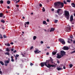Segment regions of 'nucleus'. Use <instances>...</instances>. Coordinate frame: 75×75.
<instances>
[{
  "label": "nucleus",
  "mask_w": 75,
  "mask_h": 75,
  "mask_svg": "<svg viewBox=\"0 0 75 75\" xmlns=\"http://www.w3.org/2000/svg\"><path fill=\"white\" fill-rule=\"evenodd\" d=\"M49 60H47L45 62H41L40 63L41 67H44L45 65V66H46L47 65V64H49Z\"/></svg>",
  "instance_id": "nucleus-1"
},
{
  "label": "nucleus",
  "mask_w": 75,
  "mask_h": 75,
  "mask_svg": "<svg viewBox=\"0 0 75 75\" xmlns=\"http://www.w3.org/2000/svg\"><path fill=\"white\" fill-rule=\"evenodd\" d=\"M64 16L66 18H67V19H69V12L67 11H65Z\"/></svg>",
  "instance_id": "nucleus-2"
},
{
  "label": "nucleus",
  "mask_w": 75,
  "mask_h": 75,
  "mask_svg": "<svg viewBox=\"0 0 75 75\" xmlns=\"http://www.w3.org/2000/svg\"><path fill=\"white\" fill-rule=\"evenodd\" d=\"M59 40L60 41V42L62 43L63 45H65V42L63 39L60 38L59 39Z\"/></svg>",
  "instance_id": "nucleus-3"
},
{
  "label": "nucleus",
  "mask_w": 75,
  "mask_h": 75,
  "mask_svg": "<svg viewBox=\"0 0 75 75\" xmlns=\"http://www.w3.org/2000/svg\"><path fill=\"white\" fill-rule=\"evenodd\" d=\"M65 31L66 32L71 31V28L70 27H67L65 29Z\"/></svg>",
  "instance_id": "nucleus-4"
},
{
  "label": "nucleus",
  "mask_w": 75,
  "mask_h": 75,
  "mask_svg": "<svg viewBox=\"0 0 75 75\" xmlns=\"http://www.w3.org/2000/svg\"><path fill=\"white\" fill-rule=\"evenodd\" d=\"M45 66H46V67H47V68H50V67H55V65H51L49 64H48V65H47Z\"/></svg>",
  "instance_id": "nucleus-5"
},
{
  "label": "nucleus",
  "mask_w": 75,
  "mask_h": 75,
  "mask_svg": "<svg viewBox=\"0 0 75 75\" xmlns=\"http://www.w3.org/2000/svg\"><path fill=\"white\" fill-rule=\"evenodd\" d=\"M65 55V52L63 50L61 51V55L62 57H63L64 55Z\"/></svg>",
  "instance_id": "nucleus-6"
},
{
  "label": "nucleus",
  "mask_w": 75,
  "mask_h": 75,
  "mask_svg": "<svg viewBox=\"0 0 75 75\" xmlns=\"http://www.w3.org/2000/svg\"><path fill=\"white\" fill-rule=\"evenodd\" d=\"M62 49L64 50H69V47L67 46H64Z\"/></svg>",
  "instance_id": "nucleus-7"
},
{
  "label": "nucleus",
  "mask_w": 75,
  "mask_h": 75,
  "mask_svg": "<svg viewBox=\"0 0 75 75\" xmlns=\"http://www.w3.org/2000/svg\"><path fill=\"white\" fill-rule=\"evenodd\" d=\"M36 50L34 51V52L35 53H37L38 54H39V53H41V51H39L36 48L35 49Z\"/></svg>",
  "instance_id": "nucleus-8"
},
{
  "label": "nucleus",
  "mask_w": 75,
  "mask_h": 75,
  "mask_svg": "<svg viewBox=\"0 0 75 75\" xmlns=\"http://www.w3.org/2000/svg\"><path fill=\"white\" fill-rule=\"evenodd\" d=\"M60 4V1L56 2L54 3V5L55 6H58V4Z\"/></svg>",
  "instance_id": "nucleus-9"
},
{
  "label": "nucleus",
  "mask_w": 75,
  "mask_h": 75,
  "mask_svg": "<svg viewBox=\"0 0 75 75\" xmlns=\"http://www.w3.org/2000/svg\"><path fill=\"white\" fill-rule=\"evenodd\" d=\"M69 20L71 22L72 24H74V21H75V19L74 20V19H70Z\"/></svg>",
  "instance_id": "nucleus-10"
},
{
  "label": "nucleus",
  "mask_w": 75,
  "mask_h": 75,
  "mask_svg": "<svg viewBox=\"0 0 75 75\" xmlns=\"http://www.w3.org/2000/svg\"><path fill=\"white\" fill-rule=\"evenodd\" d=\"M57 58L60 59V58H61V57H62V56H61V55H59V54H57Z\"/></svg>",
  "instance_id": "nucleus-11"
},
{
  "label": "nucleus",
  "mask_w": 75,
  "mask_h": 75,
  "mask_svg": "<svg viewBox=\"0 0 75 75\" xmlns=\"http://www.w3.org/2000/svg\"><path fill=\"white\" fill-rule=\"evenodd\" d=\"M61 10H62V9H59L57 10V13H58L59 15V11H61Z\"/></svg>",
  "instance_id": "nucleus-12"
},
{
  "label": "nucleus",
  "mask_w": 75,
  "mask_h": 75,
  "mask_svg": "<svg viewBox=\"0 0 75 75\" xmlns=\"http://www.w3.org/2000/svg\"><path fill=\"white\" fill-rule=\"evenodd\" d=\"M59 5H61L62 7H63L64 6V3L62 2H60V4H59Z\"/></svg>",
  "instance_id": "nucleus-13"
},
{
  "label": "nucleus",
  "mask_w": 75,
  "mask_h": 75,
  "mask_svg": "<svg viewBox=\"0 0 75 75\" xmlns=\"http://www.w3.org/2000/svg\"><path fill=\"white\" fill-rule=\"evenodd\" d=\"M55 29L54 28H51L50 30V32H52V31H54Z\"/></svg>",
  "instance_id": "nucleus-14"
},
{
  "label": "nucleus",
  "mask_w": 75,
  "mask_h": 75,
  "mask_svg": "<svg viewBox=\"0 0 75 75\" xmlns=\"http://www.w3.org/2000/svg\"><path fill=\"white\" fill-rule=\"evenodd\" d=\"M57 69L58 71H60V70H61V69H62V68H59L58 67H57Z\"/></svg>",
  "instance_id": "nucleus-15"
},
{
  "label": "nucleus",
  "mask_w": 75,
  "mask_h": 75,
  "mask_svg": "<svg viewBox=\"0 0 75 75\" xmlns=\"http://www.w3.org/2000/svg\"><path fill=\"white\" fill-rule=\"evenodd\" d=\"M71 5L73 7H75V4L74 3H72L71 4Z\"/></svg>",
  "instance_id": "nucleus-16"
},
{
  "label": "nucleus",
  "mask_w": 75,
  "mask_h": 75,
  "mask_svg": "<svg viewBox=\"0 0 75 75\" xmlns=\"http://www.w3.org/2000/svg\"><path fill=\"white\" fill-rule=\"evenodd\" d=\"M43 24H45V25H47V23H46V21H43Z\"/></svg>",
  "instance_id": "nucleus-17"
},
{
  "label": "nucleus",
  "mask_w": 75,
  "mask_h": 75,
  "mask_svg": "<svg viewBox=\"0 0 75 75\" xmlns=\"http://www.w3.org/2000/svg\"><path fill=\"white\" fill-rule=\"evenodd\" d=\"M3 13H0V17H3Z\"/></svg>",
  "instance_id": "nucleus-18"
},
{
  "label": "nucleus",
  "mask_w": 75,
  "mask_h": 75,
  "mask_svg": "<svg viewBox=\"0 0 75 75\" xmlns=\"http://www.w3.org/2000/svg\"><path fill=\"white\" fill-rule=\"evenodd\" d=\"M9 54V53L8 52H7L5 53V55H9V56L10 55V54Z\"/></svg>",
  "instance_id": "nucleus-19"
},
{
  "label": "nucleus",
  "mask_w": 75,
  "mask_h": 75,
  "mask_svg": "<svg viewBox=\"0 0 75 75\" xmlns=\"http://www.w3.org/2000/svg\"><path fill=\"white\" fill-rule=\"evenodd\" d=\"M1 23H5V21H4V20H2L1 21Z\"/></svg>",
  "instance_id": "nucleus-20"
},
{
  "label": "nucleus",
  "mask_w": 75,
  "mask_h": 75,
  "mask_svg": "<svg viewBox=\"0 0 75 75\" xmlns=\"http://www.w3.org/2000/svg\"><path fill=\"white\" fill-rule=\"evenodd\" d=\"M57 54V52H52V55H55V54Z\"/></svg>",
  "instance_id": "nucleus-21"
},
{
  "label": "nucleus",
  "mask_w": 75,
  "mask_h": 75,
  "mask_svg": "<svg viewBox=\"0 0 75 75\" xmlns=\"http://www.w3.org/2000/svg\"><path fill=\"white\" fill-rule=\"evenodd\" d=\"M7 3L8 4H10V1H7Z\"/></svg>",
  "instance_id": "nucleus-22"
},
{
  "label": "nucleus",
  "mask_w": 75,
  "mask_h": 75,
  "mask_svg": "<svg viewBox=\"0 0 75 75\" xmlns=\"http://www.w3.org/2000/svg\"><path fill=\"white\" fill-rule=\"evenodd\" d=\"M36 38H37V37H36V36H34L33 37V39L34 40H35V39H36Z\"/></svg>",
  "instance_id": "nucleus-23"
},
{
  "label": "nucleus",
  "mask_w": 75,
  "mask_h": 75,
  "mask_svg": "<svg viewBox=\"0 0 75 75\" xmlns=\"http://www.w3.org/2000/svg\"><path fill=\"white\" fill-rule=\"evenodd\" d=\"M0 4H3V1L2 0H1L0 1Z\"/></svg>",
  "instance_id": "nucleus-24"
},
{
  "label": "nucleus",
  "mask_w": 75,
  "mask_h": 75,
  "mask_svg": "<svg viewBox=\"0 0 75 75\" xmlns=\"http://www.w3.org/2000/svg\"><path fill=\"white\" fill-rule=\"evenodd\" d=\"M6 51L8 52H10V50H9V49L8 48H6Z\"/></svg>",
  "instance_id": "nucleus-25"
},
{
  "label": "nucleus",
  "mask_w": 75,
  "mask_h": 75,
  "mask_svg": "<svg viewBox=\"0 0 75 75\" xmlns=\"http://www.w3.org/2000/svg\"><path fill=\"white\" fill-rule=\"evenodd\" d=\"M58 20H55L54 21V23H57L58 22Z\"/></svg>",
  "instance_id": "nucleus-26"
},
{
  "label": "nucleus",
  "mask_w": 75,
  "mask_h": 75,
  "mask_svg": "<svg viewBox=\"0 0 75 75\" xmlns=\"http://www.w3.org/2000/svg\"><path fill=\"white\" fill-rule=\"evenodd\" d=\"M42 10L44 12L45 11V8H44V7H43Z\"/></svg>",
  "instance_id": "nucleus-27"
},
{
  "label": "nucleus",
  "mask_w": 75,
  "mask_h": 75,
  "mask_svg": "<svg viewBox=\"0 0 75 75\" xmlns=\"http://www.w3.org/2000/svg\"><path fill=\"white\" fill-rule=\"evenodd\" d=\"M25 24H26L27 25H28L30 24V22H25Z\"/></svg>",
  "instance_id": "nucleus-28"
},
{
  "label": "nucleus",
  "mask_w": 75,
  "mask_h": 75,
  "mask_svg": "<svg viewBox=\"0 0 75 75\" xmlns=\"http://www.w3.org/2000/svg\"><path fill=\"white\" fill-rule=\"evenodd\" d=\"M4 37L5 38H7V36L4 35Z\"/></svg>",
  "instance_id": "nucleus-29"
},
{
  "label": "nucleus",
  "mask_w": 75,
  "mask_h": 75,
  "mask_svg": "<svg viewBox=\"0 0 75 75\" xmlns=\"http://www.w3.org/2000/svg\"><path fill=\"white\" fill-rule=\"evenodd\" d=\"M72 66H73V65L72 64H70L69 65V67L70 68H71V67H72Z\"/></svg>",
  "instance_id": "nucleus-30"
},
{
  "label": "nucleus",
  "mask_w": 75,
  "mask_h": 75,
  "mask_svg": "<svg viewBox=\"0 0 75 75\" xmlns=\"http://www.w3.org/2000/svg\"><path fill=\"white\" fill-rule=\"evenodd\" d=\"M6 62V63H7V64H8V63H9V61L8 60H7ZM6 62H5V63H6Z\"/></svg>",
  "instance_id": "nucleus-31"
},
{
  "label": "nucleus",
  "mask_w": 75,
  "mask_h": 75,
  "mask_svg": "<svg viewBox=\"0 0 75 75\" xmlns=\"http://www.w3.org/2000/svg\"><path fill=\"white\" fill-rule=\"evenodd\" d=\"M70 19H73V16L71 15L70 16Z\"/></svg>",
  "instance_id": "nucleus-32"
},
{
  "label": "nucleus",
  "mask_w": 75,
  "mask_h": 75,
  "mask_svg": "<svg viewBox=\"0 0 75 75\" xmlns=\"http://www.w3.org/2000/svg\"><path fill=\"white\" fill-rule=\"evenodd\" d=\"M71 1V0H67V2H68V3H70Z\"/></svg>",
  "instance_id": "nucleus-33"
},
{
  "label": "nucleus",
  "mask_w": 75,
  "mask_h": 75,
  "mask_svg": "<svg viewBox=\"0 0 75 75\" xmlns=\"http://www.w3.org/2000/svg\"><path fill=\"white\" fill-rule=\"evenodd\" d=\"M63 2H64V3L65 4H67V2L65 1H64Z\"/></svg>",
  "instance_id": "nucleus-34"
},
{
  "label": "nucleus",
  "mask_w": 75,
  "mask_h": 75,
  "mask_svg": "<svg viewBox=\"0 0 75 75\" xmlns=\"http://www.w3.org/2000/svg\"><path fill=\"white\" fill-rule=\"evenodd\" d=\"M7 46H8V47H10V44L8 43L7 44Z\"/></svg>",
  "instance_id": "nucleus-35"
},
{
  "label": "nucleus",
  "mask_w": 75,
  "mask_h": 75,
  "mask_svg": "<svg viewBox=\"0 0 75 75\" xmlns=\"http://www.w3.org/2000/svg\"><path fill=\"white\" fill-rule=\"evenodd\" d=\"M50 58L51 61H53V59H52L51 57H50Z\"/></svg>",
  "instance_id": "nucleus-36"
},
{
  "label": "nucleus",
  "mask_w": 75,
  "mask_h": 75,
  "mask_svg": "<svg viewBox=\"0 0 75 75\" xmlns=\"http://www.w3.org/2000/svg\"><path fill=\"white\" fill-rule=\"evenodd\" d=\"M14 59H11V61H12V62H14Z\"/></svg>",
  "instance_id": "nucleus-37"
},
{
  "label": "nucleus",
  "mask_w": 75,
  "mask_h": 75,
  "mask_svg": "<svg viewBox=\"0 0 75 75\" xmlns=\"http://www.w3.org/2000/svg\"><path fill=\"white\" fill-rule=\"evenodd\" d=\"M75 53V50L72 52H71V54H73V53Z\"/></svg>",
  "instance_id": "nucleus-38"
},
{
  "label": "nucleus",
  "mask_w": 75,
  "mask_h": 75,
  "mask_svg": "<svg viewBox=\"0 0 75 75\" xmlns=\"http://www.w3.org/2000/svg\"><path fill=\"white\" fill-rule=\"evenodd\" d=\"M34 65V64L32 63H30V65L31 66H32V65Z\"/></svg>",
  "instance_id": "nucleus-39"
},
{
  "label": "nucleus",
  "mask_w": 75,
  "mask_h": 75,
  "mask_svg": "<svg viewBox=\"0 0 75 75\" xmlns=\"http://www.w3.org/2000/svg\"><path fill=\"white\" fill-rule=\"evenodd\" d=\"M10 44H11V45H13V42H10Z\"/></svg>",
  "instance_id": "nucleus-40"
},
{
  "label": "nucleus",
  "mask_w": 75,
  "mask_h": 75,
  "mask_svg": "<svg viewBox=\"0 0 75 75\" xmlns=\"http://www.w3.org/2000/svg\"><path fill=\"white\" fill-rule=\"evenodd\" d=\"M33 48V47L32 46L30 48V50H32Z\"/></svg>",
  "instance_id": "nucleus-41"
},
{
  "label": "nucleus",
  "mask_w": 75,
  "mask_h": 75,
  "mask_svg": "<svg viewBox=\"0 0 75 75\" xmlns=\"http://www.w3.org/2000/svg\"><path fill=\"white\" fill-rule=\"evenodd\" d=\"M19 57V55L18 54H16V57Z\"/></svg>",
  "instance_id": "nucleus-42"
},
{
  "label": "nucleus",
  "mask_w": 75,
  "mask_h": 75,
  "mask_svg": "<svg viewBox=\"0 0 75 75\" xmlns=\"http://www.w3.org/2000/svg\"><path fill=\"white\" fill-rule=\"evenodd\" d=\"M70 37L71 38H73V36H72V35H71V36H70Z\"/></svg>",
  "instance_id": "nucleus-43"
},
{
  "label": "nucleus",
  "mask_w": 75,
  "mask_h": 75,
  "mask_svg": "<svg viewBox=\"0 0 75 75\" xmlns=\"http://www.w3.org/2000/svg\"><path fill=\"white\" fill-rule=\"evenodd\" d=\"M40 7H42V4H40L39 5Z\"/></svg>",
  "instance_id": "nucleus-44"
},
{
  "label": "nucleus",
  "mask_w": 75,
  "mask_h": 75,
  "mask_svg": "<svg viewBox=\"0 0 75 75\" xmlns=\"http://www.w3.org/2000/svg\"><path fill=\"white\" fill-rule=\"evenodd\" d=\"M20 1V0H18V1H16V3H18Z\"/></svg>",
  "instance_id": "nucleus-45"
},
{
  "label": "nucleus",
  "mask_w": 75,
  "mask_h": 75,
  "mask_svg": "<svg viewBox=\"0 0 75 75\" xmlns=\"http://www.w3.org/2000/svg\"><path fill=\"white\" fill-rule=\"evenodd\" d=\"M2 17H3V18H4L6 17H5V16H4L3 15V16H2Z\"/></svg>",
  "instance_id": "nucleus-46"
},
{
  "label": "nucleus",
  "mask_w": 75,
  "mask_h": 75,
  "mask_svg": "<svg viewBox=\"0 0 75 75\" xmlns=\"http://www.w3.org/2000/svg\"><path fill=\"white\" fill-rule=\"evenodd\" d=\"M49 53L47 52V53L46 55H49Z\"/></svg>",
  "instance_id": "nucleus-47"
},
{
  "label": "nucleus",
  "mask_w": 75,
  "mask_h": 75,
  "mask_svg": "<svg viewBox=\"0 0 75 75\" xmlns=\"http://www.w3.org/2000/svg\"><path fill=\"white\" fill-rule=\"evenodd\" d=\"M16 6L17 7H19V5H16Z\"/></svg>",
  "instance_id": "nucleus-48"
},
{
  "label": "nucleus",
  "mask_w": 75,
  "mask_h": 75,
  "mask_svg": "<svg viewBox=\"0 0 75 75\" xmlns=\"http://www.w3.org/2000/svg\"><path fill=\"white\" fill-rule=\"evenodd\" d=\"M16 52H17V50H15L13 51L14 53H15Z\"/></svg>",
  "instance_id": "nucleus-49"
},
{
  "label": "nucleus",
  "mask_w": 75,
  "mask_h": 75,
  "mask_svg": "<svg viewBox=\"0 0 75 75\" xmlns=\"http://www.w3.org/2000/svg\"><path fill=\"white\" fill-rule=\"evenodd\" d=\"M41 44H43L44 43V42L42 41H41L40 42Z\"/></svg>",
  "instance_id": "nucleus-50"
},
{
  "label": "nucleus",
  "mask_w": 75,
  "mask_h": 75,
  "mask_svg": "<svg viewBox=\"0 0 75 75\" xmlns=\"http://www.w3.org/2000/svg\"><path fill=\"white\" fill-rule=\"evenodd\" d=\"M5 66H7L8 64H7L6 63H5Z\"/></svg>",
  "instance_id": "nucleus-51"
},
{
  "label": "nucleus",
  "mask_w": 75,
  "mask_h": 75,
  "mask_svg": "<svg viewBox=\"0 0 75 75\" xmlns=\"http://www.w3.org/2000/svg\"><path fill=\"white\" fill-rule=\"evenodd\" d=\"M11 51H14V49H12L11 50Z\"/></svg>",
  "instance_id": "nucleus-52"
},
{
  "label": "nucleus",
  "mask_w": 75,
  "mask_h": 75,
  "mask_svg": "<svg viewBox=\"0 0 75 75\" xmlns=\"http://www.w3.org/2000/svg\"><path fill=\"white\" fill-rule=\"evenodd\" d=\"M55 17H58V15H55Z\"/></svg>",
  "instance_id": "nucleus-53"
},
{
  "label": "nucleus",
  "mask_w": 75,
  "mask_h": 75,
  "mask_svg": "<svg viewBox=\"0 0 75 75\" xmlns=\"http://www.w3.org/2000/svg\"><path fill=\"white\" fill-rule=\"evenodd\" d=\"M11 59H13V56H12L11 57Z\"/></svg>",
  "instance_id": "nucleus-54"
},
{
  "label": "nucleus",
  "mask_w": 75,
  "mask_h": 75,
  "mask_svg": "<svg viewBox=\"0 0 75 75\" xmlns=\"http://www.w3.org/2000/svg\"><path fill=\"white\" fill-rule=\"evenodd\" d=\"M7 8H8V9H9V8H10V6H8L7 7Z\"/></svg>",
  "instance_id": "nucleus-55"
},
{
  "label": "nucleus",
  "mask_w": 75,
  "mask_h": 75,
  "mask_svg": "<svg viewBox=\"0 0 75 75\" xmlns=\"http://www.w3.org/2000/svg\"><path fill=\"white\" fill-rule=\"evenodd\" d=\"M0 74H2V71H0Z\"/></svg>",
  "instance_id": "nucleus-56"
},
{
  "label": "nucleus",
  "mask_w": 75,
  "mask_h": 75,
  "mask_svg": "<svg viewBox=\"0 0 75 75\" xmlns=\"http://www.w3.org/2000/svg\"><path fill=\"white\" fill-rule=\"evenodd\" d=\"M51 10L52 11H54V8H52L51 9Z\"/></svg>",
  "instance_id": "nucleus-57"
},
{
  "label": "nucleus",
  "mask_w": 75,
  "mask_h": 75,
  "mask_svg": "<svg viewBox=\"0 0 75 75\" xmlns=\"http://www.w3.org/2000/svg\"><path fill=\"white\" fill-rule=\"evenodd\" d=\"M63 69H66L65 67V66L63 67Z\"/></svg>",
  "instance_id": "nucleus-58"
},
{
  "label": "nucleus",
  "mask_w": 75,
  "mask_h": 75,
  "mask_svg": "<svg viewBox=\"0 0 75 75\" xmlns=\"http://www.w3.org/2000/svg\"><path fill=\"white\" fill-rule=\"evenodd\" d=\"M47 22H49V19H47Z\"/></svg>",
  "instance_id": "nucleus-59"
},
{
  "label": "nucleus",
  "mask_w": 75,
  "mask_h": 75,
  "mask_svg": "<svg viewBox=\"0 0 75 75\" xmlns=\"http://www.w3.org/2000/svg\"><path fill=\"white\" fill-rule=\"evenodd\" d=\"M26 24H25V27H27V25H26Z\"/></svg>",
  "instance_id": "nucleus-60"
},
{
  "label": "nucleus",
  "mask_w": 75,
  "mask_h": 75,
  "mask_svg": "<svg viewBox=\"0 0 75 75\" xmlns=\"http://www.w3.org/2000/svg\"><path fill=\"white\" fill-rule=\"evenodd\" d=\"M67 42H68V43H70V42L69 40L67 41Z\"/></svg>",
  "instance_id": "nucleus-61"
},
{
  "label": "nucleus",
  "mask_w": 75,
  "mask_h": 75,
  "mask_svg": "<svg viewBox=\"0 0 75 75\" xmlns=\"http://www.w3.org/2000/svg\"><path fill=\"white\" fill-rule=\"evenodd\" d=\"M57 63H58V64H59V61H57Z\"/></svg>",
  "instance_id": "nucleus-62"
},
{
  "label": "nucleus",
  "mask_w": 75,
  "mask_h": 75,
  "mask_svg": "<svg viewBox=\"0 0 75 75\" xmlns=\"http://www.w3.org/2000/svg\"><path fill=\"white\" fill-rule=\"evenodd\" d=\"M47 48H48V49L50 48V47H47Z\"/></svg>",
  "instance_id": "nucleus-63"
},
{
  "label": "nucleus",
  "mask_w": 75,
  "mask_h": 75,
  "mask_svg": "<svg viewBox=\"0 0 75 75\" xmlns=\"http://www.w3.org/2000/svg\"><path fill=\"white\" fill-rule=\"evenodd\" d=\"M74 44H75V40L73 41Z\"/></svg>",
  "instance_id": "nucleus-64"
}]
</instances>
